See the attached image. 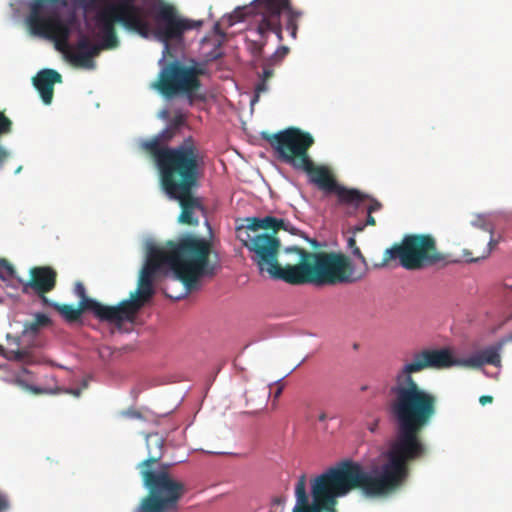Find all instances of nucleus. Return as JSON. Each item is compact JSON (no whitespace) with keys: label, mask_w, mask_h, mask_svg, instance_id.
I'll return each instance as SVG.
<instances>
[{"label":"nucleus","mask_w":512,"mask_h":512,"mask_svg":"<svg viewBox=\"0 0 512 512\" xmlns=\"http://www.w3.org/2000/svg\"><path fill=\"white\" fill-rule=\"evenodd\" d=\"M306 284L337 285L355 281L350 259L341 253L314 252Z\"/></svg>","instance_id":"13"},{"label":"nucleus","mask_w":512,"mask_h":512,"mask_svg":"<svg viewBox=\"0 0 512 512\" xmlns=\"http://www.w3.org/2000/svg\"><path fill=\"white\" fill-rule=\"evenodd\" d=\"M503 344L504 342H499L462 361L455 359L446 348L423 349L414 353L411 361L398 369L389 390L387 412L396 424V433L382 454L384 460L390 461V452L398 449L403 457L405 477L408 478L409 465L428 454V446L421 434L438 412V397L422 388L413 378V374L427 369H445L458 364L469 368H481L485 364L498 367L501 364L500 351Z\"/></svg>","instance_id":"1"},{"label":"nucleus","mask_w":512,"mask_h":512,"mask_svg":"<svg viewBox=\"0 0 512 512\" xmlns=\"http://www.w3.org/2000/svg\"><path fill=\"white\" fill-rule=\"evenodd\" d=\"M74 294L79 297V302H85L87 301H96L95 299H92L87 296L86 288L82 282H77L74 286Z\"/></svg>","instance_id":"30"},{"label":"nucleus","mask_w":512,"mask_h":512,"mask_svg":"<svg viewBox=\"0 0 512 512\" xmlns=\"http://www.w3.org/2000/svg\"><path fill=\"white\" fill-rule=\"evenodd\" d=\"M211 252V242L193 234H184L177 241H168L163 247L150 248L137 289L130 296L143 308L155 293L153 281L156 274L169 269L173 272V281H180L184 285V292L174 296L167 292L166 287V296L176 300L185 297L197 288L202 277L216 274L217 266L209 259Z\"/></svg>","instance_id":"3"},{"label":"nucleus","mask_w":512,"mask_h":512,"mask_svg":"<svg viewBox=\"0 0 512 512\" xmlns=\"http://www.w3.org/2000/svg\"><path fill=\"white\" fill-rule=\"evenodd\" d=\"M246 237L239 236L243 245L253 252L252 260L260 271H266L272 277V266L277 264L281 243L277 236L269 233H258L251 236L245 231Z\"/></svg>","instance_id":"15"},{"label":"nucleus","mask_w":512,"mask_h":512,"mask_svg":"<svg viewBox=\"0 0 512 512\" xmlns=\"http://www.w3.org/2000/svg\"><path fill=\"white\" fill-rule=\"evenodd\" d=\"M49 324V317L46 316L45 314L39 313L35 316V318L32 321L25 323L23 336H26L27 334L34 335L40 330V328L48 326Z\"/></svg>","instance_id":"26"},{"label":"nucleus","mask_w":512,"mask_h":512,"mask_svg":"<svg viewBox=\"0 0 512 512\" xmlns=\"http://www.w3.org/2000/svg\"><path fill=\"white\" fill-rule=\"evenodd\" d=\"M288 52H289L288 47L281 46L280 48H278L275 51V53L273 54V56L270 59V62L276 63V62L281 61L288 54Z\"/></svg>","instance_id":"33"},{"label":"nucleus","mask_w":512,"mask_h":512,"mask_svg":"<svg viewBox=\"0 0 512 512\" xmlns=\"http://www.w3.org/2000/svg\"><path fill=\"white\" fill-rule=\"evenodd\" d=\"M161 116H162V118L167 119V118H168V111L164 110V111L161 113Z\"/></svg>","instance_id":"45"},{"label":"nucleus","mask_w":512,"mask_h":512,"mask_svg":"<svg viewBox=\"0 0 512 512\" xmlns=\"http://www.w3.org/2000/svg\"><path fill=\"white\" fill-rule=\"evenodd\" d=\"M214 29L219 35H224V33L220 31V25L218 23L214 25Z\"/></svg>","instance_id":"44"},{"label":"nucleus","mask_w":512,"mask_h":512,"mask_svg":"<svg viewBox=\"0 0 512 512\" xmlns=\"http://www.w3.org/2000/svg\"><path fill=\"white\" fill-rule=\"evenodd\" d=\"M25 336H11L10 334H7V347L6 348H15V344H14V340H18L19 341V349H29L31 351H33L34 353H36L39 357V353H37L33 348L29 347V346H24L23 345V338Z\"/></svg>","instance_id":"31"},{"label":"nucleus","mask_w":512,"mask_h":512,"mask_svg":"<svg viewBox=\"0 0 512 512\" xmlns=\"http://www.w3.org/2000/svg\"><path fill=\"white\" fill-rule=\"evenodd\" d=\"M359 194H360V197L359 199L353 201V202H342L340 201V199L337 197L338 199V202L339 204L341 205H352L354 206L355 208L359 207L363 202L365 201H369V205L367 207V213L368 214H372L373 212H376V211H379L381 208H382V204L375 198L371 197L370 195L366 194V193H363L361 192L360 190L356 189Z\"/></svg>","instance_id":"25"},{"label":"nucleus","mask_w":512,"mask_h":512,"mask_svg":"<svg viewBox=\"0 0 512 512\" xmlns=\"http://www.w3.org/2000/svg\"><path fill=\"white\" fill-rule=\"evenodd\" d=\"M141 309V303H138L131 296L115 306L90 301V311L94 317L100 322L112 324L118 329H121L125 322H134Z\"/></svg>","instance_id":"16"},{"label":"nucleus","mask_w":512,"mask_h":512,"mask_svg":"<svg viewBox=\"0 0 512 512\" xmlns=\"http://www.w3.org/2000/svg\"><path fill=\"white\" fill-rule=\"evenodd\" d=\"M46 305L59 312L65 321L69 323L76 322L80 319L83 312L90 311V301L87 300L85 302H79L78 307H74L71 304H59L51 301Z\"/></svg>","instance_id":"24"},{"label":"nucleus","mask_w":512,"mask_h":512,"mask_svg":"<svg viewBox=\"0 0 512 512\" xmlns=\"http://www.w3.org/2000/svg\"><path fill=\"white\" fill-rule=\"evenodd\" d=\"M401 453L390 452V461L372 471L360 463L342 460L308 479L301 474L294 486L295 505L292 512H338V499L354 490L367 497H383L396 492L406 482Z\"/></svg>","instance_id":"2"},{"label":"nucleus","mask_w":512,"mask_h":512,"mask_svg":"<svg viewBox=\"0 0 512 512\" xmlns=\"http://www.w3.org/2000/svg\"><path fill=\"white\" fill-rule=\"evenodd\" d=\"M59 83H62V76L53 69H43L33 78V85L46 105L52 102L54 85Z\"/></svg>","instance_id":"19"},{"label":"nucleus","mask_w":512,"mask_h":512,"mask_svg":"<svg viewBox=\"0 0 512 512\" xmlns=\"http://www.w3.org/2000/svg\"><path fill=\"white\" fill-rule=\"evenodd\" d=\"M274 72L272 69V64L270 62H265L263 65V73L261 75V79L268 81L272 76Z\"/></svg>","instance_id":"34"},{"label":"nucleus","mask_w":512,"mask_h":512,"mask_svg":"<svg viewBox=\"0 0 512 512\" xmlns=\"http://www.w3.org/2000/svg\"><path fill=\"white\" fill-rule=\"evenodd\" d=\"M261 137L274 150L278 160L305 172L309 181L326 194H335L342 202L359 199L360 194L356 188L339 184L328 167L313 162L308 152L314 144L310 133L290 127L274 134L262 132Z\"/></svg>","instance_id":"5"},{"label":"nucleus","mask_w":512,"mask_h":512,"mask_svg":"<svg viewBox=\"0 0 512 512\" xmlns=\"http://www.w3.org/2000/svg\"><path fill=\"white\" fill-rule=\"evenodd\" d=\"M283 385H278V387L276 388L275 392H274V400H277L280 395L282 394L283 392Z\"/></svg>","instance_id":"41"},{"label":"nucleus","mask_w":512,"mask_h":512,"mask_svg":"<svg viewBox=\"0 0 512 512\" xmlns=\"http://www.w3.org/2000/svg\"><path fill=\"white\" fill-rule=\"evenodd\" d=\"M29 275L30 278L27 281L17 278L22 285V291L29 293L31 290L41 299L44 305L49 304L46 294L56 287L57 271L51 266H34L30 268Z\"/></svg>","instance_id":"17"},{"label":"nucleus","mask_w":512,"mask_h":512,"mask_svg":"<svg viewBox=\"0 0 512 512\" xmlns=\"http://www.w3.org/2000/svg\"><path fill=\"white\" fill-rule=\"evenodd\" d=\"M156 38L163 43V57H174L171 52L172 44H181L186 31L198 28L201 21H193L182 17L176 7L169 3L160 2L154 9Z\"/></svg>","instance_id":"12"},{"label":"nucleus","mask_w":512,"mask_h":512,"mask_svg":"<svg viewBox=\"0 0 512 512\" xmlns=\"http://www.w3.org/2000/svg\"><path fill=\"white\" fill-rule=\"evenodd\" d=\"M66 6L67 0H32L27 18L35 35L53 40L62 52L68 51L71 28L77 23L74 10L66 19L61 18L60 9ZM74 6L90 12L96 8L97 0H74Z\"/></svg>","instance_id":"6"},{"label":"nucleus","mask_w":512,"mask_h":512,"mask_svg":"<svg viewBox=\"0 0 512 512\" xmlns=\"http://www.w3.org/2000/svg\"><path fill=\"white\" fill-rule=\"evenodd\" d=\"M283 265L277 260L272 266V279L282 280L291 285L306 284L314 252L298 246L283 249Z\"/></svg>","instance_id":"14"},{"label":"nucleus","mask_w":512,"mask_h":512,"mask_svg":"<svg viewBox=\"0 0 512 512\" xmlns=\"http://www.w3.org/2000/svg\"><path fill=\"white\" fill-rule=\"evenodd\" d=\"M348 248L351 250V253L357 257L364 265H367L366 258L362 254L360 248L356 244L355 236H350L347 239Z\"/></svg>","instance_id":"27"},{"label":"nucleus","mask_w":512,"mask_h":512,"mask_svg":"<svg viewBox=\"0 0 512 512\" xmlns=\"http://www.w3.org/2000/svg\"><path fill=\"white\" fill-rule=\"evenodd\" d=\"M473 227L486 231L490 234L489 240L483 250L477 255L472 256V253L465 250L464 256L466 260L469 262H477L481 259H485L491 253V251L498 245L499 239H495L493 237L494 225L485 215H476L474 219L471 221Z\"/></svg>","instance_id":"21"},{"label":"nucleus","mask_w":512,"mask_h":512,"mask_svg":"<svg viewBox=\"0 0 512 512\" xmlns=\"http://www.w3.org/2000/svg\"><path fill=\"white\" fill-rule=\"evenodd\" d=\"M246 229L252 232H258L259 230H265V233L271 232L269 235H275L279 230L289 231V222L282 218H276L273 216L265 217H248L245 219Z\"/></svg>","instance_id":"22"},{"label":"nucleus","mask_w":512,"mask_h":512,"mask_svg":"<svg viewBox=\"0 0 512 512\" xmlns=\"http://www.w3.org/2000/svg\"><path fill=\"white\" fill-rule=\"evenodd\" d=\"M176 132L168 126L150 140L144 141L141 147L149 153L157 164L160 180L174 177L184 172L201 170L204 157L193 137L189 136L176 147L167 144L176 136Z\"/></svg>","instance_id":"7"},{"label":"nucleus","mask_w":512,"mask_h":512,"mask_svg":"<svg viewBox=\"0 0 512 512\" xmlns=\"http://www.w3.org/2000/svg\"><path fill=\"white\" fill-rule=\"evenodd\" d=\"M13 384L19 386L23 390L32 393L34 395L40 394H59V393H68L75 397H79L81 394V389H62L56 383L54 376L47 377V383L45 386H36L33 384H29L26 380L22 378L21 375L17 374L11 380Z\"/></svg>","instance_id":"20"},{"label":"nucleus","mask_w":512,"mask_h":512,"mask_svg":"<svg viewBox=\"0 0 512 512\" xmlns=\"http://www.w3.org/2000/svg\"><path fill=\"white\" fill-rule=\"evenodd\" d=\"M123 415L129 418L133 419H142L141 412L135 410V409H128L127 411L123 412Z\"/></svg>","instance_id":"36"},{"label":"nucleus","mask_w":512,"mask_h":512,"mask_svg":"<svg viewBox=\"0 0 512 512\" xmlns=\"http://www.w3.org/2000/svg\"><path fill=\"white\" fill-rule=\"evenodd\" d=\"M268 90L267 81L260 79V82L255 87V100L259 97L260 93Z\"/></svg>","instance_id":"35"},{"label":"nucleus","mask_w":512,"mask_h":512,"mask_svg":"<svg viewBox=\"0 0 512 512\" xmlns=\"http://www.w3.org/2000/svg\"><path fill=\"white\" fill-rule=\"evenodd\" d=\"M9 508V502L5 495L0 493V512H4Z\"/></svg>","instance_id":"37"},{"label":"nucleus","mask_w":512,"mask_h":512,"mask_svg":"<svg viewBox=\"0 0 512 512\" xmlns=\"http://www.w3.org/2000/svg\"><path fill=\"white\" fill-rule=\"evenodd\" d=\"M95 23L101 42L95 44L88 37L82 36L75 45L74 51L67 53V57L75 66L93 69L94 57L98 56L102 50L115 49L119 46L120 41L115 28L117 23L144 38L151 33L147 12L143 6L135 4V0L107 3L96 12Z\"/></svg>","instance_id":"4"},{"label":"nucleus","mask_w":512,"mask_h":512,"mask_svg":"<svg viewBox=\"0 0 512 512\" xmlns=\"http://www.w3.org/2000/svg\"><path fill=\"white\" fill-rule=\"evenodd\" d=\"M200 174L201 170H194L161 180V186L165 193L171 199L179 202L181 213L178 220L182 224L190 226L199 224L195 213L203 212L204 208L200 199L194 195V191L199 186Z\"/></svg>","instance_id":"10"},{"label":"nucleus","mask_w":512,"mask_h":512,"mask_svg":"<svg viewBox=\"0 0 512 512\" xmlns=\"http://www.w3.org/2000/svg\"><path fill=\"white\" fill-rule=\"evenodd\" d=\"M186 492H147L138 512H178L179 503Z\"/></svg>","instance_id":"18"},{"label":"nucleus","mask_w":512,"mask_h":512,"mask_svg":"<svg viewBox=\"0 0 512 512\" xmlns=\"http://www.w3.org/2000/svg\"><path fill=\"white\" fill-rule=\"evenodd\" d=\"M376 224V220L375 218L372 216V214H368L367 213V218H366V222H365V225H370V226H374Z\"/></svg>","instance_id":"40"},{"label":"nucleus","mask_w":512,"mask_h":512,"mask_svg":"<svg viewBox=\"0 0 512 512\" xmlns=\"http://www.w3.org/2000/svg\"><path fill=\"white\" fill-rule=\"evenodd\" d=\"M185 124V115L181 112H178L174 115L171 121L168 124V127L174 130L176 133L179 132L182 126Z\"/></svg>","instance_id":"28"},{"label":"nucleus","mask_w":512,"mask_h":512,"mask_svg":"<svg viewBox=\"0 0 512 512\" xmlns=\"http://www.w3.org/2000/svg\"><path fill=\"white\" fill-rule=\"evenodd\" d=\"M365 223H359L349 229V231L352 233V236H356L357 233H360L365 228Z\"/></svg>","instance_id":"38"},{"label":"nucleus","mask_w":512,"mask_h":512,"mask_svg":"<svg viewBox=\"0 0 512 512\" xmlns=\"http://www.w3.org/2000/svg\"><path fill=\"white\" fill-rule=\"evenodd\" d=\"M204 73V69L198 64L185 66L179 61H173L161 69L158 80L151 87L168 99L179 94L190 97L199 90V77Z\"/></svg>","instance_id":"11"},{"label":"nucleus","mask_w":512,"mask_h":512,"mask_svg":"<svg viewBox=\"0 0 512 512\" xmlns=\"http://www.w3.org/2000/svg\"><path fill=\"white\" fill-rule=\"evenodd\" d=\"M15 348H5L0 345V356L8 361H15L25 365H32L40 362L36 353L29 349H19V341L14 340Z\"/></svg>","instance_id":"23"},{"label":"nucleus","mask_w":512,"mask_h":512,"mask_svg":"<svg viewBox=\"0 0 512 512\" xmlns=\"http://www.w3.org/2000/svg\"><path fill=\"white\" fill-rule=\"evenodd\" d=\"M255 9L260 15L256 21L255 29H250L258 35L255 43L262 48L265 45V38L269 33H275L278 39L282 40L281 14L286 16V30L293 39L297 36L298 21L302 12L290 5V0H255Z\"/></svg>","instance_id":"9"},{"label":"nucleus","mask_w":512,"mask_h":512,"mask_svg":"<svg viewBox=\"0 0 512 512\" xmlns=\"http://www.w3.org/2000/svg\"><path fill=\"white\" fill-rule=\"evenodd\" d=\"M7 157H8V153L5 150L0 148V163L5 161L7 159Z\"/></svg>","instance_id":"42"},{"label":"nucleus","mask_w":512,"mask_h":512,"mask_svg":"<svg viewBox=\"0 0 512 512\" xmlns=\"http://www.w3.org/2000/svg\"><path fill=\"white\" fill-rule=\"evenodd\" d=\"M327 419V415L325 412H321L319 415H318V421L320 422H324L325 420Z\"/></svg>","instance_id":"43"},{"label":"nucleus","mask_w":512,"mask_h":512,"mask_svg":"<svg viewBox=\"0 0 512 512\" xmlns=\"http://www.w3.org/2000/svg\"><path fill=\"white\" fill-rule=\"evenodd\" d=\"M493 401V397L492 396H489V395H483L480 397L479 399V402L482 404V405H486L488 403H492Z\"/></svg>","instance_id":"39"},{"label":"nucleus","mask_w":512,"mask_h":512,"mask_svg":"<svg viewBox=\"0 0 512 512\" xmlns=\"http://www.w3.org/2000/svg\"><path fill=\"white\" fill-rule=\"evenodd\" d=\"M15 274L16 271L14 267L8 261L3 260L0 262V277L4 278L7 276L11 278H17Z\"/></svg>","instance_id":"29"},{"label":"nucleus","mask_w":512,"mask_h":512,"mask_svg":"<svg viewBox=\"0 0 512 512\" xmlns=\"http://www.w3.org/2000/svg\"><path fill=\"white\" fill-rule=\"evenodd\" d=\"M394 260L410 271L448 263L447 255L438 250L436 239L430 234L405 235L399 243L384 251L381 263L375 267H386Z\"/></svg>","instance_id":"8"},{"label":"nucleus","mask_w":512,"mask_h":512,"mask_svg":"<svg viewBox=\"0 0 512 512\" xmlns=\"http://www.w3.org/2000/svg\"><path fill=\"white\" fill-rule=\"evenodd\" d=\"M12 129V121L0 111V136L10 133Z\"/></svg>","instance_id":"32"}]
</instances>
